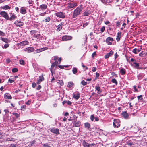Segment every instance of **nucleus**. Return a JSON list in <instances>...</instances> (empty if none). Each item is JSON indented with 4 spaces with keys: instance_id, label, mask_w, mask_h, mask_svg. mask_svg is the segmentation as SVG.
<instances>
[{
    "instance_id": "nucleus-9",
    "label": "nucleus",
    "mask_w": 147,
    "mask_h": 147,
    "mask_svg": "<svg viewBox=\"0 0 147 147\" xmlns=\"http://www.w3.org/2000/svg\"><path fill=\"white\" fill-rule=\"evenodd\" d=\"M62 39L63 41L68 40L71 39L72 37L71 36H63Z\"/></svg>"
},
{
    "instance_id": "nucleus-42",
    "label": "nucleus",
    "mask_w": 147,
    "mask_h": 147,
    "mask_svg": "<svg viewBox=\"0 0 147 147\" xmlns=\"http://www.w3.org/2000/svg\"><path fill=\"white\" fill-rule=\"evenodd\" d=\"M95 118L94 115H92L90 116V119L92 121H94Z\"/></svg>"
},
{
    "instance_id": "nucleus-52",
    "label": "nucleus",
    "mask_w": 147,
    "mask_h": 147,
    "mask_svg": "<svg viewBox=\"0 0 147 147\" xmlns=\"http://www.w3.org/2000/svg\"><path fill=\"white\" fill-rule=\"evenodd\" d=\"M5 34L3 32L0 31V35L1 36H5Z\"/></svg>"
},
{
    "instance_id": "nucleus-6",
    "label": "nucleus",
    "mask_w": 147,
    "mask_h": 147,
    "mask_svg": "<svg viewBox=\"0 0 147 147\" xmlns=\"http://www.w3.org/2000/svg\"><path fill=\"white\" fill-rule=\"evenodd\" d=\"M14 24L17 26L21 27L24 24L23 22H21L19 20H17L15 21Z\"/></svg>"
},
{
    "instance_id": "nucleus-63",
    "label": "nucleus",
    "mask_w": 147,
    "mask_h": 147,
    "mask_svg": "<svg viewBox=\"0 0 147 147\" xmlns=\"http://www.w3.org/2000/svg\"><path fill=\"white\" fill-rule=\"evenodd\" d=\"M95 145V144L94 143H92L91 144H89V147L93 146Z\"/></svg>"
},
{
    "instance_id": "nucleus-3",
    "label": "nucleus",
    "mask_w": 147,
    "mask_h": 147,
    "mask_svg": "<svg viewBox=\"0 0 147 147\" xmlns=\"http://www.w3.org/2000/svg\"><path fill=\"white\" fill-rule=\"evenodd\" d=\"M55 15L58 17L64 18L65 17V15L64 13L62 12H59L55 13Z\"/></svg>"
},
{
    "instance_id": "nucleus-18",
    "label": "nucleus",
    "mask_w": 147,
    "mask_h": 147,
    "mask_svg": "<svg viewBox=\"0 0 147 147\" xmlns=\"http://www.w3.org/2000/svg\"><path fill=\"white\" fill-rule=\"evenodd\" d=\"M47 7V5L45 4H42L40 6L39 9L43 11L46 9Z\"/></svg>"
},
{
    "instance_id": "nucleus-5",
    "label": "nucleus",
    "mask_w": 147,
    "mask_h": 147,
    "mask_svg": "<svg viewBox=\"0 0 147 147\" xmlns=\"http://www.w3.org/2000/svg\"><path fill=\"white\" fill-rule=\"evenodd\" d=\"M113 125L114 127H118L120 126L119 121V120H114L113 123Z\"/></svg>"
},
{
    "instance_id": "nucleus-38",
    "label": "nucleus",
    "mask_w": 147,
    "mask_h": 147,
    "mask_svg": "<svg viewBox=\"0 0 147 147\" xmlns=\"http://www.w3.org/2000/svg\"><path fill=\"white\" fill-rule=\"evenodd\" d=\"M58 84L60 85V86H62L63 85V83L62 80H59L58 82H57Z\"/></svg>"
},
{
    "instance_id": "nucleus-46",
    "label": "nucleus",
    "mask_w": 147,
    "mask_h": 147,
    "mask_svg": "<svg viewBox=\"0 0 147 147\" xmlns=\"http://www.w3.org/2000/svg\"><path fill=\"white\" fill-rule=\"evenodd\" d=\"M12 71L13 72L15 73L17 72L18 70L17 68H15L12 69Z\"/></svg>"
},
{
    "instance_id": "nucleus-21",
    "label": "nucleus",
    "mask_w": 147,
    "mask_h": 147,
    "mask_svg": "<svg viewBox=\"0 0 147 147\" xmlns=\"http://www.w3.org/2000/svg\"><path fill=\"white\" fill-rule=\"evenodd\" d=\"M122 114L125 119H127L128 118L129 115L128 113L126 112L125 111L123 112Z\"/></svg>"
},
{
    "instance_id": "nucleus-54",
    "label": "nucleus",
    "mask_w": 147,
    "mask_h": 147,
    "mask_svg": "<svg viewBox=\"0 0 147 147\" xmlns=\"http://www.w3.org/2000/svg\"><path fill=\"white\" fill-rule=\"evenodd\" d=\"M142 95L139 96H138V99L142 100Z\"/></svg>"
},
{
    "instance_id": "nucleus-12",
    "label": "nucleus",
    "mask_w": 147,
    "mask_h": 147,
    "mask_svg": "<svg viewBox=\"0 0 147 147\" xmlns=\"http://www.w3.org/2000/svg\"><path fill=\"white\" fill-rule=\"evenodd\" d=\"M10 17H9V19L8 20H9L10 21H11L12 20L15 19L16 18L17 16L14 14L11 13H10Z\"/></svg>"
},
{
    "instance_id": "nucleus-64",
    "label": "nucleus",
    "mask_w": 147,
    "mask_h": 147,
    "mask_svg": "<svg viewBox=\"0 0 147 147\" xmlns=\"http://www.w3.org/2000/svg\"><path fill=\"white\" fill-rule=\"evenodd\" d=\"M41 88V87L40 85H38L37 88V90H40Z\"/></svg>"
},
{
    "instance_id": "nucleus-23",
    "label": "nucleus",
    "mask_w": 147,
    "mask_h": 147,
    "mask_svg": "<svg viewBox=\"0 0 147 147\" xmlns=\"http://www.w3.org/2000/svg\"><path fill=\"white\" fill-rule=\"evenodd\" d=\"M83 142L82 144L84 147H89V144L85 141H83Z\"/></svg>"
},
{
    "instance_id": "nucleus-45",
    "label": "nucleus",
    "mask_w": 147,
    "mask_h": 147,
    "mask_svg": "<svg viewBox=\"0 0 147 147\" xmlns=\"http://www.w3.org/2000/svg\"><path fill=\"white\" fill-rule=\"evenodd\" d=\"M102 2L104 3H109L110 1L108 0H101Z\"/></svg>"
},
{
    "instance_id": "nucleus-31",
    "label": "nucleus",
    "mask_w": 147,
    "mask_h": 147,
    "mask_svg": "<svg viewBox=\"0 0 147 147\" xmlns=\"http://www.w3.org/2000/svg\"><path fill=\"white\" fill-rule=\"evenodd\" d=\"M73 84V83L72 82H69L68 83V85H67V87L69 88L72 87Z\"/></svg>"
},
{
    "instance_id": "nucleus-22",
    "label": "nucleus",
    "mask_w": 147,
    "mask_h": 147,
    "mask_svg": "<svg viewBox=\"0 0 147 147\" xmlns=\"http://www.w3.org/2000/svg\"><path fill=\"white\" fill-rule=\"evenodd\" d=\"M63 25V23L62 22L59 25L57 26V30L58 31H60L62 28V26Z\"/></svg>"
},
{
    "instance_id": "nucleus-43",
    "label": "nucleus",
    "mask_w": 147,
    "mask_h": 147,
    "mask_svg": "<svg viewBox=\"0 0 147 147\" xmlns=\"http://www.w3.org/2000/svg\"><path fill=\"white\" fill-rule=\"evenodd\" d=\"M81 84L84 86H85L87 84V82L84 80H82L81 82Z\"/></svg>"
},
{
    "instance_id": "nucleus-27",
    "label": "nucleus",
    "mask_w": 147,
    "mask_h": 147,
    "mask_svg": "<svg viewBox=\"0 0 147 147\" xmlns=\"http://www.w3.org/2000/svg\"><path fill=\"white\" fill-rule=\"evenodd\" d=\"M84 126L85 128L89 129L90 127V125L89 123L87 122L84 123Z\"/></svg>"
},
{
    "instance_id": "nucleus-15",
    "label": "nucleus",
    "mask_w": 147,
    "mask_h": 147,
    "mask_svg": "<svg viewBox=\"0 0 147 147\" xmlns=\"http://www.w3.org/2000/svg\"><path fill=\"white\" fill-rule=\"evenodd\" d=\"M77 6V4L76 3H71L69 5L68 7L70 8H71Z\"/></svg>"
},
{
    "instance_id": "nucleus-10",
    "label": "nucleus",
    "mask_w": 147,
    "mask_h": 147,
    "mask_svg": "<svg viewBox=\"0 0 147 147\" xmlns=\"http://www.w3.org/2000/svg\"><path fill=\"white\" fill-rule=\"evenodd\" d=\"M26 8L24 7H22L20 9V12L22 14H25L26 13Z\"/></svg>"
},
{
    "instance_id": "nucleus-35",
    "label": "nucleus",
    "mask_w": 147,
    "mask_h": 147,
    "mask_svg": "<svg viewBox=\"0 0 147 147\" xmlns=\"http://www.w3.org/2000/svg\"><path fill=\"white\" fill-rule=\"evenodd\" d=\"M72 72L74 74H76L77 72V68H73L72 69Z\"/></svg>"
},
{
    "instance_id": "nucleus-41",
    "label": "nucleus",
    "mask_w": 147,
    "mask_h": 147,
    "mask_svg": "<svg viewBox=\"0 0 147 147\" xmlns=\"http://www.w3.org/2000/svg\"><path fill=\"white\" fill-rule=\"evenodd\" d=\"M40 81H42L44 80V78L43 77V75H42L41 76H39V79Z\"/></svg>"
},
{
    "instance_id": "nucleus-34",
    "label": "nucleus",
    "mask_w": 147,
    "mask_h": 147,
    "mask_svg": "<svg viewBox=\"0 0 147 147\" xmlns=\"http://www.w3.org/2000/svg\"><path fill=\"white\" fill-rule=\"evenodd\" d=\"M58 64V62L57 61H55L51 65V67H54L55 65H57Z\"/></svg>"
},
{
    "instance_id": "nucleus-29",
    "label": "nucleus",
    "mask_w": 147,
    "mask_h": 147,
    "mask_svg": "<svg viewBox=\"0 0 147 147\" xmlns=\"http://www.w3.org/2000/svg\"><path fill=\"white\" fill-rule=\"evenodd\" d=\"M120 74L122 75H124L125 73V69L123 68H122L120 70Z\"/></svg>"
},
{
    "instance_id": "nucleus-51",
    "label": "nucleus",
    "mask_w": 147,
    "mask_h": 147,
    "mask_svg": "<svg viewBox=\"0 0 147 147\" xmlns=\"http://www.w3.org/2000/svg\"><path fill=\"white\" fill-rule=\"evenodd\" d=\"M9 45L7 44H5L4 46V47H3V48H7L9 46Z\"/></svg>"
},
{
    "instance_id": "nucleus-32",
    "label": "nucleus",
    "mask_w": 147,
    "mask_h": 147,
    "mask_svg": "<svg viewBox=\"0 0 147 147\" xmlns=\"http://www.w3.org/2000/svg\"><path fill=\"white\" fill-rule=\"evenodd\" d=\"M126 144L129 146H131L134 145V143L133 142H129V141H128L127 142Z\"/></svg>"
},
{
    "instance_id": "nucleus-39",
    "label": "nucleus",
    "mask_w": 147,
    "mask_h": 147,
    "mask_svg": "<svg viewBox=\"0 0 147 147\" xmlns=\"http://www.w3.org/2000/svg\"><path fill=\"white\" fill-rule=\"evenodd\" d=\"M139 64L138 63H136L135 64L134 67L135 68H136L138 69H139L140 68L139 67Z\"/></svg>"
},
{
    "instance_id": "nucleus-20",
    "label": "nucleus",
    "mask_w": 147,
    "mask_h": 147,
    "mask_svg": "<svg viewBox=\"0 0 147 147\" xmlns=\"http://www.w3.org/2000/svg\"><path fill=\"white\" fill-rule=\"evenodd\" d=\"M121 34V32H119L117 33V34L116 36V40L117 41H119L120 40Z\"/></svg>"
},
{
    "instance_id": "nucleus-14",
    "label": "nucleus",
    "mask_w": 147,
    "mask_h": 147,
    "mask_svg": "<svg viewBox=\"0 0 147 147\" xmlns=\"http://www.w3.org/2000/svg\"><path fill=\"white\" fill-rule=\"evenodd\" d=\"M113 51H111L109 53L105 55V57L106 59L108 58L110 56H111L113 54Z\"/></svg>"
},
{
    "instance_id": "nucleus-16",
    "label": "nucleus",
    "mask_w": 147,
    "mask_h": 147,
    "mask_svg": "<svg viewBox=\"0 0 147 147\" xmlns=\"http://www.w3.org/2000/svg\"><path fill=\"white\" fill-rule=\"evenodd\" d=\"M81 124V123L80 122L76 121L74 122L73 126L75 127H79L80 125Z\"/></svg>"
},
{
    "instance_id": "nucleus-37",
    "label": "nucleus",
    "mask_w": 147,
    "mask_h": 147,
    "mask_svg": "<svg viewBox=\"0 0 147 147\" xmlns=\"http://www.w3.org/2000/svg\"><path fill=\"white\" fill-rule=\"evenodd\" d=\"M111 81L113 83H115L116 85L117 84V82L116 79L115 78L113 79Z\"/></svg>"
},
{
    "instance_id": "nucleus-26",
    "label": "nucleus",
    "mask_w": 147,
    "mask_h": 147,
    "mask_svg": "<svg viewBox=\"0 0 147 147\" xmlns=\"http://www.w3.org/2000/svg\"><path fill=\"white\" fill-rule=\"evenodd\" d=\"M4 98L5 99H11L12 98V97L11 95L9 96L5 94L4 95Z\"/></svg>"
},
{
    "instance_id": "nucleus-13",
    "label": "nucleus",
    "mask_w": 147,
    "mask_h": 147,
    "mask_svg": "<svg viewBox=\"0 0 147 147\" xmlns=\"http://www.w3.org/2000/svg\"><path fill=\"white\" fill-rule=\"evenodd\" d=\"M48 49V48L47 47H43L41 49H37L36 51V53H39L40 52H41L45 50H47Z\"/></svg>"
},
{
    "instance_id": "nucleus-56",
    "label": "nucleus",
    "mask_w": 147,
    "mask_h": 147,
    "mask_svg": "<svg viewBox=\"0 0 147 147\" xmlns=\"http://www.w3.org/2000/svg\"><path fill=\"white\" fill-rule=\"evenodd\" d=\"M120 22L119 21H118L117 22L116 26H117L118 27L120 25Z\"/></svg>"
},
{
    "instance_id": "nucleus-19",
    "label": "nucleus",
    "mask_w": 147,
    "mask_h": 147,
    "mask_svg": "<svg viewBox=\"0 0 147 147\" xmlns=\"http://www.w3.org/2000/svg\"><path fill=\"white\" fill-rule=\"evenodd\" d=\"M0 39L1 40L6 43H9L10 42V40L6 38L1 37L0 38Z\"/></svg>"
},
{
    "instance_id": "nucleus-4",
    "label": "nucleus",
    "mask_w": 147,
    "mask_h": 147,
    "mask_svg": "<svg viewBox=\"0 0 147 147\" xmlns=\"http://www.w3.org/2000/svg\"><path fill=\"white\" fill-rule=\"evenodd\" d=\"M0 14L3 17H4L7 20L9 19V16L8 14L5 11H1L0 13Z\"/></svg>"
},
{
    "instance_id": "nucleus-28",
    "label": "nucleus",
    "mask_w": 147,
    "mask_h": 147,
    "mask_svg": "<svg viewBox=\"0 0 147 147\" xmlns=\"http://www.w3.org/2000/svg\"><path fill=\"white\" fill-rule=\"evenodd\" d=\"M95 88L98 91V93L100 94L101 92V91L100 90V88L99 86H96Z\"/></svg>"
},
{
    "instance_id": "nucleus-36",
    "label": "nucleus",
    "mask_w": 147,
    "mask_h": 147,
    "mask_svg": "<svg viewBox=\"0 0 147 147\" xmlns=\"http://www.w3.org/2000/svg\"><path fill=\"white\" fill-rule=\"evenodd\" d=\"M50 18L49 17H48L46 18L43 20V21H44L45 22H49L50 21Z\"/></svg>"
},
{
    "instance_id": "nucleus-25",
    "label": "nucleus",
    "mask_w": 147,
    "mask_h": 147,
    "mask_svg": "<svg viewBox=\"0 0 147 147\" xmlns=\"http://www.w3.org/2000/svg\"><path fill=\"white\" fill-rule=\"evenodd\" d=\"M63 104L64 105L65 104H66L68 105H71L72 104V102L69 101H64L62 102Z\"/></svg>"
},
{
    "instance_id": "nucleus-7",
    "label": "nucleus",
    "mask_w": 147,
    "mask_h": 147,
    "mask_svg": "<svg viewBox=\"0 0 147 147\" xmlns=\"http://www.w3.org/2000/svg\"><path fill=\"white\" fill-rule=\"evenodd\" d=\"M51 131L54 134H59V129L57 128H52L50 129Z\"/></svg>"
},
{
    "instance_id": "nucleus-47",
    "label": "nucleus",
    "mask_w": 147,
    "mask_h": 147,
    "mask_svg": "<svg viewBox=\"0 0 147 147\" xmlns=\"http://www.w3.org/2000/svg\"><path fill=\"white\" fill-rule=\"evenodd\" d=\"M26 106L25 105H22L21 107V110H24V109H25L26 108Z\"/></svg>"
},
{
    "instance_id": "nucleus-8",
    "label": "nucleus",
    "mask_w": 147,
    "mask_h": 147,
    "mask_svg": "<svg viewBox=\"0 0 147 147\" xmlns=\"http://www.w3.org/2000/svg\"><path fill=\"white\" fill-rule=\"evenodd\" d=\"M34 49V48L32 47H29L27 48L24 49V51H27L28 53H30L33 51Z\"/></svg>"
},
{
    "instance_id": "nucleus-30",
    "label": "nucleus",
    "mask_w": 147,
    "mask_h": 147,
    "mask_svg": "<svg viewBox=\"0 0 147 147\" xmlns=\"http://www.w3.org/2000/svg\"><path fill=\"white\" fill-rule=\"evenodd\" d=\"M3 9L5 10L9 9H10L11 7L8 5H5L2 7Z\"/></svg>"
},
{
    "instance_id": "nucleus-17",
    "label": "nucleus",
    "mask_w": 147,
    "mask_h": 147,
    "mask_svg": "<svg viewBox=\"0 0 147 147\" xmlns=\"http://www.w3.org/2000/svg\"><path fill=\"white\" fill-rule=\"evenodd\" d=\"M80 94L78 92L76 94H73V97L76 100H78L80 97Z\"/></svg>"
},
{
    "instance_id": "nucleus-61",
    "label": "nucleus",
    "mask_w": 147,
    "mask_h": 147,
    "mask_svg": "<svg viewBox=\"0 0 147 147\" xmlns=\"http://www.w3.org/2000/svg\"><path fill=\"white\" fill-rule=\"evenodd\" d=\"M31 101L30 100H28L27 102H26L25 104L26 105H29Z\"/></svg>"
},
{
    "instance_id": "nucleus-50",
    "label": "nucleus",
    "mask_w": 147,
    "mask_h": 147,
    "mask_svg": "<svg viewBox=\"0 0 147 147\" xmlns=\"http://www.w3.org/2000/svg\"><path fill=\"white\" fill-rule=\"evenodd\" d=\"M137 49L135 48L133 49V52L135 54H137Z\"/></svg>"
},
{
    "instance_id": "nucleus-57",
    "label": "nucleus",
    "mask_w": 147,
    "mask_h": 147,
    "mask_svg": "<svg viewBox=\"0 0 147 147\" xmlns=\"http://www.w3.org/2000/svg\"><path fill=\"white\" fill-rule=\"evenodd\" d=\"M96 68L95 67H93V69L92 70V71L93 72H94L96 71Z\"/></svg>"
},
{
    "instance_id": "nucleus-48",
    "label": "nucleus",
    "mask_w": 147,
    "mask_h": 147,
    "mask_svg": "<svg viewBox=\"0 0 147 147\" xmlns=\"http://www.w3.org/2000/svg\"><path fill=\"white\" fill-rule=\"evenodd\" d=\"M90 38L92 39L94 38V36L93 35V33L92 32L90 33Z\"/></svg>"
},
{
    "instance_id": "nucleus-62",
    "label": "nucleus",
    "mask_w": 147,
    "mask_h": 147,
    "mask_svg": "<svg viewBox=\"0 0 147 147\" xmlns=\"http://www.w3.org/2000/svg\"><path fill=\"white\" fill-rule=\"evenodd\" d=\"M94 119V121H99V119L98 117H97L95 118Z\"/></svg>"
},
{
    "instance_id": "nucleus-44",
    "label": "nucleus",
    "mask_w": 147,
    "mask_h": 147,
    "mask_svg": "<svg viewBox=\"0 0 147 147\" xmlns=\"http://www.w3.org/2000/svg\"><path fill=\"white\" fill-rule=\"evenodd\" d=\"M20 64L24 65L25 64L24 61L23 60H20Z\"/></svg>"
},
{
    "instance_id": "nucleus-60",
    "label": "nucleus",
    "mask_w": 147,
    "mask_h": 147,
    "mask_svg": "<svg viewBox=\"0 0 147 147\" xmlns=\"http://www.w3.org/2000/svg\"><path fill=\"white\" fill-rule=\"evenodd\" d=\"M13 114L17 118H18L19 116L18 114L16 113H13Z\"/></svg>"
},
{
    "instance_id": "nucleus-1",
    "label": "nucleus",
    "mask_w": 147,
    "mask_h": 147,
    "mask_svg": "<svg viewBox=\"0 0 147 147\" xmlns=\"http://www.w3.org/2000/svg\"><path fill=\"white\" fill-rule=\"evenodd\" d=\"M82 5H81L80 7H78L75 9L73 15V17L74 18L76 17L78 15L80 14V12L82 11L83 9V7H82Z\"/></svg>"
},
{
    "instance_id": "nucleus-55",
    "label": "nucleus",
    "mask_w": 147,
    "mask_h": 147,
    "mask_svg": "<svg viewBox=\"0 0 147 147\" xmlns=\"http://www.w3.org/2000/svg\"><path fill=\"white\" fill-rule=\"evenodd\" d=\"M105 30V27L104 26L102 27L100 29V31L102 32H103Z\"/></svg>"
},
{
    "instance_id": "nucleus-49",
    "label": "nucleus",
    "mask_w": 147,
    "mask_h": 147,
    "mask_svg": "<svg viewBox=\"0 0 147 147\" xmlns=\"http://www.w3.org/2000/svg\"><path fill=\"white\" fill-rule=\"evenodd\" d=\"M14 79H11L9 78L8 80V81L10 83H12L14 82Z\"/></svg>"
},
{
    "instance_id": "nucleus-24",
    "label": "nucleus",
    "mask_w": 147,
    "mask_h": 147,
    "mask_svg": "<svg viewBox=\"0 0 147 147\" xmlns=\"http://www.w3.org/2000/svg\"><path fill=\"white\" fill-rule=\"evenodd\" d=\"M90 13V12L89 11H86L83 13L84 16H88Z\"/></svg>"
},
{
    "instance_id": "nucleus-11",
    "label": "nucleus",
    "mask_w": 147,
    "mask_h": 147,
    "mask_svg": "<svg viewBox=\"0 0 147 147\" xmlns=\"http://www.w3.org/2000/svg\"><path fill=\"white\" fill-rule=\"evenodd\" d=\"M28 43L29 42L27 41H24L19 43L18 46H22L23 45H27Z\"/></svg>"
},
{
    "instance_id": "nucleus-40",
    "label": "nucleus",
    "mask_w": 147,
    "mask_h": 147,
    "mask_svg": "<svg viewBox=\"0 0 147 147\" xmlns=\"http://www.w3.org/2000/svg\"><path fill=\"white\" fill-rule=\"evenodd\" d=\"M34 36L35 38H39L40 37V35L39 34H34Z\"/></svg>"
},
{
    "instance_id": "nucleus-59",
    "label": "nucleus",
    "mask_w": 147,
    "mask_h": 147,
    "mask_svg": "<svg viewBox=\"0 0 147 147\" xmlns=\"http://www.w3.org/2000/svg\"><path fill=\"white\" fill-rule=\"evenodd\" d=\"M88 23L86 22L83 24V26L84 27H85L86 26H87L88 25Z\"/></svg>"
},
{
    "instance_id": "nucleus-53",
    "label": "nucleus",
    "mask_w": 147,
    "mask_h": 147,
    "mask_svg": "<svg viewBox=\"0 0 147 147\" xmlns=\"http://www.w3.org/2000/svg\"><path fill=\"white\" fill-rule=\"evenodd\" d=\"M43 147H50V146L47 143L44 144L43 145Z\"/></svg>"
},
{
    "instance_id": "nucleus-33",
    "label": "nucleus",
    "mask_w": 147,
    "mask_h": 147,
    "mask_svg": "<svg viewBox=\"0 0 147 147\" xmlns=\"http://www.w3.org/2000/svg\"><path fill=\"white\" fill-rule=\"evenodd\" d=\"M131 61L133 62V63L131 64L132 65H133V64H135L136 63V60L132 58L131 59Z\"/></svg>"
},
{
    "instance_id": "nucleus-2",
    "label": "nucleus",
    "mask_w": 147,
    "mask_h": 147,
    "mask_svg": "<svg viewBox=\"0 0 147 147\" xmlns=\"http://www.w3.org/2000/svg\"><path fill=\"white\" fill-rule=\"evenodd\" d=\"M113 39L110 37H108L106 39L105 42L109 45H111L112 44V42L113 41Z\"/></svg>"
},
{
    "instance_id": "nucleus-58",
    "label": "nucleus",
    "mask_w": 147,
    "mask_h": 147,
    "mask_svg": "<svg viewBox=\"0 0 147 147\" xmlns=\"http://www.w3.org/2000/svg\"><path fill=\"white\" fill-rule=\"evenodd\" d=\"M36 85V84L35 83H33L32 84V87L33 88H34Z\"/></svg>"
}]
</instances>
